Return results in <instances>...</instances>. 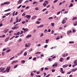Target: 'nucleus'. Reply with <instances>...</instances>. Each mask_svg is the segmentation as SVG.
<instances>
[{
	"label": "nucleus",
	"instance_id": "nucleus-55",
	"mask_svg": "<svg viewBox=\"0 0 77 77\" xmlns=\"http://www.w3.org/2000/svg\"><path fill=\"white\" fill-rule=\"evenodd\" d=\"M23 51H24V50H22V51H21L20 53V54H22V53H23Z\"/></svg>",
	"mask_w": 77,
	"mask_h": 77
},
{
	"label": "nucleus",
	"instance_id": "nucleus-48",
	"mask_svg": "<svg viewBox=\"0 0 77 77\" xmlns=\"http://www.w3.org/2000/svg\"><path fill=\"white\" fill-rule=\"evenodd\" d=\"M13 32V31L11 30L9 32V33H12Z\"/></svg>",
	"mask_w": 77,
	"mask_h": 77
},
{
	"label": "nucleus",
	"instance_id": "nucleus-16",
	"mask_svg": "<svg viewBox=\"0 0 77 77\" xmlns=\"http://www.w3.org/2000/svg\"><path fill=\"white\" fill-rule=\"evenodd\" d=\"M62 23V24H65V23H66V20H63Z\"/></svg>",
	"mask_w": 77,
	"mask_h": 77
},
{
	"label": "nucleus",
	"instance_id": "nucleus-38",
	"mask_svg": "<svg viewBox=\"0 0 77 77\" xmlns=\"http://www.w3.org/2000/svg\"><path fill=\"white\" fill-rule=\"evenodd\" d=\"M14 57H15V56H14L13 57H11L10 59V60H13V59H14Z\"/></svg>",
	"mask_w": 77,
	"mask_h": 77
},
{
	"label": "nucleus",
	"instance_id": "nucleus-56",
	"mask_svg": "<svg viewBox=\"0 0 77 77\" xmlns=\"http://www.w3.org/2000/svg\"><path fill=\"white\" fill-rule=\"evenodd\" d=\"M35 9L36 11H38V10H39V9L38 8H35Z\"/></svg>",
	"mask_w": 77,
	"mask_h": 77
},
{
	"label": "nucleus",
	"instance_id": "nucleus-46",
	"mask_svg": "<svg viewBox=\"0 0 77 77\" xmlns=\"http://www.w3.org/2000/svg\"><path fill=\"white\" fill-rule=\"evenodd\" d=\"M21 41H22V39H21V38H20L19 39V41H18V42H21Z\"/></svg>",
	"mask_w": 77,
	"mask_h": 77
},
{
	"label": "nucleus",
	"instance_id": "nucleus-29",
	"mask_svg": "<svg viewBox=\"0 0 77 77\" xmlns=\"http://www.w3.org/2000/svg\"><path fill=\"white\" fill-rule=\"evenodd\" d=\"M73 6V5H72V3H71L70 5L69 6V8H71V7H72Z\"/></svg>",
	"mask_w": 77,
	"mask_h": 77
},
{
	"label": "nucleus",
	"instance_id": "nucleus-10",
	"mask_svg": "<svg viewBox=\"0 0 77 77\" xmlns=\"http://www.w3.org/2000/svg\"><path fill=\"white\" fill-rule=\"evenodd\" d=\"M22 30H24L25 32H27V31H28V29L27 28L24 29V28H22Z\"/></svg>",
	"mask_w": 77,
	"mask_h": 77
},
{
	"label": "nucleus",
	"instance_id": "nucleus-27",
	"mask_svg": "<svg viewBox=\"0 0 77 77\" xmlns=\"http://www.w3.org/2000/svg\"><path fill=\"white\" fill-rule=\"evenodd\" d=\"M25 60H22L21 61V63H25Z\"/></svg>",
	"mask_w": 77,
	"mask_h": 77
},
{
	"label": "nucleus",
	"instance_id": "nucleus-51",
	"mask_svg": "<svg viewBox=\"0 0 77 77\" xmlns=\"http://www.w3.org/2000/svg\"><path fill=\"white\" fill-rule=\"evenodd\" d=\"M23 33V31H21V32H20V34L22 35Z\"/></svg>",
	"mask_w": 77,
	"mask_h": 77
},
{
	"label": "nucleus",
	"instance_id": "nucleus-12",
	"mask_svg": "<svg viewBox=\"0 0 77 77\" xmlns=\"http://www.w3.org/2000/svg\"><path fill=\"white\" fill-rule=\"evenodd\" d=\"M32 36V35H27L26 37V38H30Z\"/></svg>",
	"mask_w": 77,
	"mask_h": 77
},
{
	"label": "nucleus",
	"instance_id": "nucleus-63",
	"mask_svg": "<svg viewBox=\"0 0 77 77\" xmlns=\"http://www.w3.org/2000/svg\"><path fill=\"white\" fill-rule=\"evenodd\" d=\"M20 32H17V35H20Z\"/></svg>",
	"mask_w": 77,
	"mask_h": 77
},
{
	"label": "nucleus",
	"instance_id": "nucleus-1",
	"mask_svg": "<svg viewBox=\"0 0 77 77\" xmlns=\"http://www.w3.org/2000/svg\"><path fill=\"white\" fill-rule=\"evenodd\" d=\"M10 68H11V66H9L7 67L6 70V72H9V71H10Z\"/></svg>",
	"mask_w": 77,
	"mask_h": 77
},
{
	"label": "nucleus",
	"instance_id": "nucleus-21",
	"mask_svg": "<svg viewBox=\"0 0 77 77\" xmlns=\"http://www.w3.org/2000/svg\"><path fill=\"white\" fill-rule=\"evenodd\" d=\"M18 66V64H17L15 65L14 66V69H15L16 68H17V66Z\"/></svg>",
	"mask_w": 77,
	"mask_h": 77
},
{
	"label": "nucleus",
	"instance_id": "nucleus-5",
	"mask_svg": "<svg viewBox=\"0 0 77 77\" xmlns=\"http://www.w3.org/2000/svg\"><path fill=\"white\" fill-rule=\"evenodd\" d=\"M57 63H55L54 64L52 65V66L54 67V66H57Z\"/></svg>",
	"mask_w": 77,
	"mask_h": 77
},
{
	"label": "nucleus",
	"instance_id": "nucleus-15",
	"mask_svg": "<svg viewBox=\"0 0 77 77\" xmlns=\"http://www.w3.org/2000/svg\"><path fill=\"white\" fill-rule=\"evenodd\" d=\"M4 3L5 4V5H9L10 2H4Z\"/></svg>",
	"mask_w": 77,
	"mask_h": 77
},
{
	"label": "nucleus",
	"instance_id": "nucleus-33",
	"mask_svg": "<svg viewBox=\"0 0 77 77\" xmlns=\"http://www.w3.org/2000/svg\"><path fill=\"white\" fill-rule=\"evenodd\" d=\"M18 17L16 18V23H18Z\"/></svg>",
	"mask_w": 77,
	"mask_h": 77
},
{
	"label": "nucleus",
	"instance_id": "nucleus-61",
	"mask_svg": "<svg viewBox=\"0 0 77 77\" xmlns=\"http://www.w3.org/2000/svg\"><path fill=\"white\" fill-rule=\"evenodd\" d=\"M5 5V2H4L3 3L1 4V6H3V5Z\"/></svg>",
	"mask_w": 77,
	"mask_h": 77
},
{
	"label": "nucleus",
	"instance_id": "nucleus-39",
	"mask_svg": "<svg viewBox=\"0 0 77 77\" xmlns=\"http://www.w3.org/2000/svg\"><path fill=\"white\" fill-rule=\"evenodd\" d=\"M43 6H44L45 7L46 6H47V4H45V3H44L43 4Z\"/></svg>",
	"mask_w": 77,
	"mask_h": 77
},
{
	"label": "nucleus",
	"instance_id": "nucleus-34",
	"mask_svg": "<svg viewBox=\"0 0 77 77\" xmlns=\"http://www.w3.org/2000/svg\"><path fill=\"white\" fill-rule=\"evenodd\" d=\"M48 60L49 62H51V61H52V60L50 58H49L48 59Z\"/></svg>",
	"mask_w": 77,
	"mask_h": 77
},
{
	"label": "nucleus",
	"instance_id": "nucleus-58",
	"mask_svg": "<svg viewBox=\"0 0 77 77\" xmlns=\"http://www.w3.org/2000/svg\"><path fill=\"white\" fill-rule=\"evenodd\" d=\"M43 36H44V34L43 33H42L41 35H40V37H42Z\"/></svg>",
	"mask_w": 77,
	"mask_h": 77
},
{
	"label": "nucleus",
	"instance_id": "nucleus-20",
	"mask_svg": "<svg viewBox=\"0 0 77 77\" xmlns=\"http://www.w3.org/2000/svg\"><path fill=\"white\" fill-rule=\"evenodd\" d=\"M63 60V58L62 57L60 58L59 60V61H60V62H62Z\"/></svg>",
	"mask_w": 77,
	"mask_h": 77
},
{
	"label": "nucleus",
	"instance_id": "nucleus-43",
	"mask_svg": "<svg viewBox=\"0 0 77 77\" xmlns=\"http://www.w3.org/2000/svg\"><path fill=\"white\" fill-rule=\"evenodd\" d=\"M41 53V52H38L35 53V54H40Z\"/></svg>",
	"mask_w": 77,
	"mask_h": 77
},
{
	"label": "nucleus",
	"instance_id": "nucleus-2",
	"mask_svg": "<svg viewBox=\"0 0 77 77\" xmlns=\"http://www.w3.org/2000/svg\"><path fill=\"white\" fill-rule=\"evenodd\" d=\"M18 60H14L11 63V64H12V65H13L14 63H18Z\"/></svg>",
	"mask_w": 77,
	"mask_h": 77
},
{
	"label": "nucleus",
	"instance_id": "nucleus-36",
	"mask_svg": "<svg viewBox=\"0 0 77 77\" xmlns=\"http://www.w3.org/2000/svg\"><path fill=\"white\" fill-rule=\"evenodd\" d=\"M35 3H38V2L36 1L34 2L33 3V5H35Z\"/></svg>",
	"mask_w": 77,
	"mask_h": 77
},
{
	"label": "nucleus",
	"instance_id": "nucleus-24",
	"mask_svg": "<svg viewBox=\"0 0 77 77\" xmlns=\"http://www.w3.org/2000/svg\"><path fill=\"white\" fill-rule=\"evenodd\" d=\"M45 3L46 4H47V5H48V2L47 1H45Z\"/></svg>",
	"mask_w": 77,
	"mask_h": 77
},
{
	"label": "nucleus",
	"instance_id": "nucleus-64",
	"mask_svg": "<svg viewBox=\"0 0 77 77\" xmlns=\"http://www.w3.org/2000/svg\"><path fill=\"white\" fill-rule=\"evenodd\" d=\"M36 76L37 77H41V75H36Z\"/></svg>",
	"mask_w": 77,
	"mask_h": 77
},
{
	"label": "nucleus",
	"instance_id": "nucleus-28",
	"mask_svg": "<svg viewBox=\"0 0 77 77\" xmlns=\"http://www.w3.org/2000/svg\"><path fill=\"white\" fill-rule=\"evenodd\" d=\"M11 14V12L8 13L7 14H5V16H8V15H9V14Z\"/></svg>",
	"mask_w": 77,
	"mask_h": 77
},
{
	"label": "nucleus",
	"instance_id": "nucleus-31",
	"mask_svg": "<svg viewBox=\"0 0 77 77\" xmlns=\"http://www.w3.org/2000/svg\"><path fill=\"white\" fill-rule=\"evenodd\" d=\"M23 55L25 56H26V55H27V52H25L24 53Z\"/></svg>",
	"mask_w": 77,
	"mask_h": 77
},
{
	"label": "nucleus",
	"instance_id": "nucleus-40",
	"mask_svg": "<svg viewBox=\"0 0 77 77\" xmlns=\"http://www.w3.org/2000/svg\"><path fill=\"white\" fill-rule=\"evenodd\" d=\"M26 15V14L25 13H23V14H22V17H24V16H25Z\"/></svg>",
	"mask_w": 77,
	"mask_h": 77
},
{
	"label": "nucleus",
	"instance_id": "nucleus-13",
	"mask_svg": "<svg viewBox=\"0 0 77 77\" xmlns=\"http://www.w3.org/2000/svg\"><path fill=\"white\" fill-rule=\"evenodd\" d=\"M36 18V16H33L32 17V20H34Z\"/></svg>",
	"mask_w": 77,
	"mask_h": 77
},
{
	"label": "nucleus",
	"instance_id": "nucleus-4",
	"mask_svg": "<svg viewBox=\"0 0 77 77\" xmlns=\"http://www.w3.org/2000/svg\"><path fill=\"white\" fill-rule=\"evenodd\" d=\"M71 33H72V31H71V30L67 31V35H69Z\"/></svg>",
	"mask_w": 77,
	"mask_h": 77
},
{
	"label": "nucleus",
	"instance_id": "nucleus-57",
	"mask_svg": "<svg viewBox=\"0 0 77 77\" xmlns=\"http://www.w3.org/2000/svg\"><path fill=\"white\" fill-rule=\"evenodd\" d=\"M51 34H53L54 33V30H53L51 31Z\"/></svg>",
	"mask_w": 77,
	"mask_h": 77
},
{
	"label": "nucleus",
	"instance_id": "nucleus-49",
	"mask_svg": "<svg viewBox=\"0 0 77 77\" xmlns=\"http://www.w3.org/2000/svg\"><path fill=\"white\" fill-rule=\"evenodd\" d=\"M11 29H12V30H15V26H14V27L12 28H11Z\"/></svg>",
	"mask_w": 77,
	"mask_h": 77
},
{
	"label": "nucleus",
	"instance_id": "nucleus-8",
	"mask_svg": "<svg viewBox=\"0 0 77 77\" xmlns=\"http://www.w3.org/2000/svg\"><path fill=\"white\" fill-rule=\"evenodd\" d=\"M30 46V43H28V44L26 43L25 44V47H29Z\"/></svg>",
	"mask_w": 77,
	"mask_h": 77
},
{
	"label": "nucleus",
	"instance_id": "nucleus-26",
	"mask_svg": "<svg viewBox=\"0 0 77 77\" xmlns=\"http://www.w3.org/2000/svg\"><path fill=\"white\" fill-rule=\"evenodd\" d=\"M8 31H9V29H7L5 30V33H7V32Z\"/></svg>",
	"mask_w": 77,
	"mask_h": 77
},
{
	"label": "nucleus",
	"instance_id": "nucleus-18",
	"mask_svg": "<svg viewBox=\"0 0 77 77\" xmlns=\"http://www.w3.org/2000/svg\"><path fill=\"white\" fill-rule=\"evenodd\" d=\"M73 24H74V26H77V21H75L74 22Z\"/></svg>",
	"mask_w": 77,
	"mask_h": 77
},
{
	"label": "nucleus",
	"instance_id": "nucleus-41",
	"mask_svg": "<svg viewBox=\"0 0 77 77\" xmlns=\"http://www.w3.org/2000/svg\"><path fill=\"white\" fill-rule=\"evenodd\" d=\"M50 5H47V6H46V8H50Z\"/></svg>",
	"mask_w": 77,
	"mask_h": 77
},
{
	"label": "nucleus",
	"instance_id": "nucleus-45",
	"mask_svg": "<svg viewBox=\"0 0 77 77\" xmlns=\"http://www.w3.org/2000/svg\"><path fill=\"white\" fill-rule=\"evenodd\" d=\"M58 1V0H55L54 1V3H55L57 2Z\"/></svg>",
	"mask_w": 77,
	"mask_h": 77
},
{
	"label": "nucleus",
	"instance_id": "nucleus-14",
	"mask_svg": "<svg viewBox=\"0 0 77 77\" xmlns=\"http://www.w3.org/2000/svg\"><path fill=\"white\" fill-rule=\"evenodd\" d=\"M74 64H75L76 66L77 65V60H75L74 62Z\"/></svg>",
	"mask_w": 77,
	"mask_h": 77
},
{
	"label": "nucleus",
	"instance_id": "nucleus-53",
	"mask_svg": "<svg viewBox=\"0 0 77 77\" xmlns=\"http://www.w3.org/2000/svg\"><path fill=\"white\" fill-rule=\"evenodd\" d=\"M53 18L52 17H50L48 18L49 20H51V19H53Z\"/></svg>",
	"mask_w": 77,
	"mask_h": 77
},
{
	"label": "nucleus",
	"instance_id": "nucleus-60",
	"mask_svg": "<svg viewBox=\"0 0 77 77\" xmlns=\"http://www.w3.org/2000/svg\"><path fill=\"white\" fill-rule=\"evenodd\" d=\"M60 13V11H59V12H58L57 13V15H59Z\"/></svg>",
	"mask_w": 77,
	"mask_h": 77
},
{
	"label": "nucleus",
	"instance_id": "nucleus-62",
	"mask_svg": "<svg viewBox=\"0 0 77 77\" xmlns=\"http://www.w3.org/2000/svg\"><path fill=\"white\" fill-rule=\"evenodd\" d=\"M55 70L54 69L52 70V72H55Z\"/></svg>",
	"mask_w": 77,
	"mask_h": 77
},
{
	"label": "nucleus",
	"instance_id": "nucleus-37",
	"mask_svg": "<svg viewBox=\"0 0 77 77\" xmlns=\"http://www.w3.org/2000/svg\"><path fill=\"white\" fill-rule=\"evenodd\" d=\"M47 8H45V9H44L42 11V12H44L45 11H46V10H47Z\"/></svg>",
	"mask_w": 77,
	"mask_h": 77
},
{
	"label": "nucleus",
	"instance_id": "nucleus-25",
	"mask_svg": "<svg viewBox=\"0 0 77 77\" xmlns=\"http://www.w3.org/2000/svg\"><path fill=\"white\" fill-rule=\"evenodd\" d=\"M51 25L52 27H54V23H51Z\"/></svg>",
	"mask_w": 77,
	"mask_h": 77
},
{
	"label": "nucleus",
	"instance_id": "nucleus-3",
	"mask_svg": "<svg viewBox=\"0 0 77 77\" xmlns=\"http://www.w3.org/2000/svg\"><path fill=\"white\" fill-rule=\"evenodd\" d=\"M26 17V18H28V20H30L31 16L30 15H27L25 16Z\"/></svg>",
	"mask_w": 77,
	"mask_h": 77
},
{
	"label": "nucleus",
	"instance_id": "nucleus-59",
	"mask_svg": "<svg viewBox=\"0 0 77 77\" xmlns=\"http://www.w3.org/2000/svg\"><path fill=\"white\" fill-rule=\"evenodd\" d=\"M22 5H20V6H19V7L17 8L18 9H19L20 8V7H21Z\"/></svg>",
	"mask_w": 77,
	"mask_h": 77
},
{
	"label": "nucleus",
	"instance_id": "nucleus-7",
	"mask_svg": "<svg viewBox=\"0 0 77 77\" xmlns=\"http://www.w3.org/2000/svg\"><path fill=\"white\" fill-rule=\"evenodd\" d=\"M10 38V37H8L7 38H6L5 39V42H8V40Z\"/></svg>",
	"mask_w": 77,
	"mask_h": 77
},
{
	"label": "nucleus",
	"instance_id": "nucleus-19",
	"mask_svg": "<svg viewBox=\"0 0 77 77\" xmlns=\"http://www.w3.org/2000/svg\"><path fill=\"white\" fill-rule=\"evenodd\" d=\"M76 19H77V17H74L72 19V20L73 21H74V20H76Z\"/></svg>",
	"mask_w": 77,
	"mask_h": 77
},
{
	"label": "nucleus",
	"instance_id": "nucleus-6",
	"mask_svg": "<svg viewBox=\"0 0 77 77\" xmlns=\"http://www.w3.org/2000/svg\"><path fill=\"white\" fill-rule=\"evenodd\" d=\"M23 1V0H19L17 4H21L22 3V2Z\"/></svg>",
	"mask_w": 77,
	"mask_h": 77
},
{
	"label": "nucleus",
	"instance_id": "nucleus-44",
	"mask_svg": "<svg viewBox=\"0 0 77 77\" xmlns=\"http://www.w3.org/2000/svg\"><path fill=\"white\" fill-rule=\"evenodd\" d=\"M63 57H66V54H63L62 55Z\"/></svg>",
	"mask_w": 77,
	"mask_h": 77
},
{
	"label": "nucleus",
	"instance_id": "nucleus-35",
	"mask_svg": "<svg viewBox=\"0 0 77 77\" xmlns=\"http://www.w3.org/2000/svg\"><path fill=\"white\" fill-rule=\"evenodd\" d=\"M40 23H41V22H40L38 21H37V22H36V24H40Z\"/></svg>",
	"mask_w": 77,
	"mask_h": 77
},
{
	"label": "nucleus",
	"instance_id": "nucleus-42",
	"mask_svg": "<svg viewBox=\"0 0 77 77\" xmlns=\"http://www.w3.org/2000/svg\"><path fill=\"white\" fill-rule=\"evenodd\" d=\"M5 52H2V55L3 56H4V55H5Z\"/></svg>",
	"mask_w": 77,
	"mask_h": 77
},
{
	"label": "nucleus",
	"instance_id": "nucleus-30",
	"mask_svg": "<svg viewBox=\"0 0 77 77\" xmlns=\"http://www.w3.org/2000/svg\"><path fill=\"white\" fill-rule=\"evenodd\" d=\"M48 41H49V39H48L46 40H45L46 43V44H48Z\"/></svg>",
	"mask_w": 77,
	"mask_h": 77
},
{
	"label": "nucleus",
	"instance_id": "nucleus-22",
	"mask_svg": "<svg viewBox=\"0 0 77 77\" xmlns=\"http://www.w3.org/2000/svg\"><path fill=\"white\" fill-rule=\"evenodd\" d=\"M32 72H31L30 73V75H31V77H33V75H34V73H33Z\"/></svg>",
	"mask_w": 77,
	"mask_h": 77
},
{
	"label": "nucleus",
	"instance_id": "nucleus-50",
	"mask_svg": "<svg viewBox=\"0 0 77 77\" xmlns=\"http://www.w3.org/2000/svg\"><path fill=\"white\" fill-rule=\"evenodd\" d=\"M11 11V9L10 8H9V9H7V11L8 12L9 11Z\"/></svg>",
	"mask_w": 77,
	"mask_h": 77
},
{
	"label": "nucleus",
	"instance_id": "nucleus-47",
	"mask_svg": "<svg viewBox=\"0 0 77 77\" xmlns=\"http://www.w3.org/2000/svg\"><path fill=\"white\" fill-rule=\"evenodd\" d=\"M44 76H45H45L47 75V74H46V72H44Z\"/></svg>",
	"mask_w": 77,
	"mask_h": 77
},
{
	"label": "nucleus",
	"instance_id": "nucleus-9",
	"mask_svg": "<svg viewBox=\"0 0 77 77\" xmlns=\"http://www.w3.org/2000/svg\"><path fill=\"white\" fill-rule=\"evenodd\" d=\"M1 70L0 71V72H2V71H3L4 70H5V67H1Z\"/></svg>",
	"mask_w": 77,
	"mask_h": 77
},
{
	"label": "nucleus",
	"instance_id": "nucleus-52",
	"mask_svg": "<svg viewBox=\"0 0 77 77\" xmlns=\"http://www.w3.org/2000/svg\"><path fill=\"white\" fill-rule=\"evenodd\" d=\"M33 60H36V57H34L33 59Z\"/></svg>",
	"mask_w": 77,
	"mask_h": 77
},
{
	"label": "nucleus",
	"instance_id": "nucleus-23",
	"mask_svg": "<svg viewBox=\"0 0 77 77\" xmlns=\"http://www.w3.org/2000/svg\"><path fill=\"white\" fill-rule=\"evenodd\" d=\"M74 42L73 41H70L69 42V44H74Z\"/></svg>",
	"mask_w": 77,
	"mask_h": 77
},
{
	"label": "nucleus",
	"instance_id": "nucleus-17",
	"mask_svg": "<svg viewBox=\"0 0 77 77\" xmlns=\"http://www.w3.org/2000/svg\"><path fill=\"white\" fill-rule=\"evenodd\" d=\"M67 66H68V65H65L63 66V68H66Z\"/></svg>",
	"mask_w": 77,
	"mask_h": 77
},
{
	"label": "nucleus",
	"instance_id": "nucleus-54",
	"mask_svg": "<svg viewBox=\"0 0 77 77\" xmlns=\"http://www.w3.org/2000/svg\"><path fill=\"white\" fill-rule=\"evenodd\" d=\"M36 73L37 74H40V71L37 72Z\"/></svg>",
	"mask_w": 77,
	"mask_h": 77
},
{
	"label": "nucleus",
	"instance_id": "nucleus-11",
	"mask_svg": "<svg viewBox=\"0 0 77 77\" xmlns=\"http://www.w3.org/2000/svg\"><path fill=\"white\" fill-rule=\"evenodd\" d=\"M76 70H77V68L73 69L72 70V72H75V71H76Z\"/></svg>",
	"mask_w": 77,
	"mask_h": 77
},
{
	"label": "nucleus",
	"instance_id": "nucleus-32",
	"mask_svg": "<svg viewBox=\"0 0 77 77\" xmlns=\"http://www.w3.org/2000/svg\"><path fill=\"white\" fill-rule=\"evenodd\" d=\"M11 49H8V50H7L6 51V52L7 53H9V52L10 51H11Z\"/></svg>",
	"mask_w": 77,
	"mask_h": 77
}]
</instances>
